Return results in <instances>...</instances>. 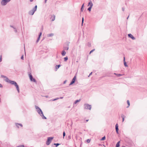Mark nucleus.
I'll return each mask as SVG.
<instances>
[{"label":"nucleus","instance_id":"obj_16","mask_svg":"<svg viewBox=\"0 0 147 147\" xmlns=\"http://www.w3.org/2000/svg\"><path fill=\"white\" fill-rule=\"evenodd\" d=\"M63 49L64 50H68L69 49V47L68 45L66 46H64L63 47Z\"/></svg>","mask_w":147,"mask_h":147},{"label":"nucleus","instance_id":"obj_20","mask_svg":"<svg viewBox=\"0 0 147 147\" xmlns=\"http://www.w3.org/2000/svg\"><path fill=\"white\" fill-rule=\"evenodd\" d=\"M5 78V81L9 83V81L10 80H9V78L7 77H6V78Z\"/></svg>","mask_w":147,"mask_h":147},{"label":"nucleus","instance_id":"obj_46","mask_svg":"<svg viewBox=\"0 0 147 147\" xmlns=\"http://www.w3.org/2000/svg\"><path fill=\"white\" fill-rule=\"evenodd\" d=\"M81 11H83V8H81Z\"/></svg>","mask_w":147,"mask_h":147},{"label":"nucleus","instance_id":"obj_32","mask_svg":"<svg viewBox=\"0 0 147 147\" xmlns=\"http://www.w3.org/2000/svg\"><path fill=\"white\" fill-rule=\"evenodd\" d=\"M123 75L122 74H116V76H118V77H120V76H122Z\"/></svg>","mask_w":147,"mask_h":147},{"label":"nucleus","instance_id":"obj_37","mask_svg":"<svg viewBox=\"0 0 147 147\" xmlns=\"http://www.w3.org/2000/svg\"><path fill=\"white\" fill-rule=\"evenodd\" d=\"M95 50V49H93L90 51L89 54H91L92 53L93 51H94Z\"/></svg>","mask_w":147,"mask_h":147},{"label":"nucleus","instance_id":"obj_56","mask_svg":"<svg viewBox=\"0 0 147 147\" xmlns=\"http://www.w3.org/2000/svg\"><path fill=\"white\" fill-rule=\"evenodd\" d=\"M116 74V73H114V74L115 75H116V74Z\"/></svg>","mask_w":147,"mask_h":147},{"label":"nucleus","instance_id":"obj_15","mask_svg":"<svg viewBox=\"0 0 147 147\" xmlns=\"http://www.w3.org/2000/svg\"><path fill=\"white\" fill-rule=\"evenodd\" d=\"M34 12L32 10L28 12V13L29 15H32L34 13Z\"/></svg>","mask_w":147,"mask_h":147},{"label":"nucleus","instance_id":"obj_52","mask_svg":"<svg viewBox=\"0 0 147 147\" xmlns=\"http://www.w3.org/2000/svg\"><path fill=\"white\" fill-rule=\"evenodd\" d=\"M47 0H45V3H46Z\"/></svg>","mask_w":147,"mask_h":147},{"label":"nucleus","instance_id":"obj_22","mask_svg":"<svg viewBox=\"0 0 147 147\" xmlns=\"http://www.w3.org/2000/svg\"><path fill=\"white\" fill-rule=\"evenodd\" d=\"M80 100H81V99H80L79 100H76L74 102V104H76L78 102H80Z\"/></svg>","mask_w":147,"mask_h":147},{"label":"nucleus","instance_id":"obj_57","mask_svg":"<svg viewBox=\"0 0 147 147\" xmlns=\"http://www.w3.org/2000/svg\"><path fill=\"white\" fill-rule=\"evenodd\" d=\"M45 97H47V98L48 97V96H45Z\"/></svg>","mask_w":147,"mask_h":147},{"label":"nucleus","instance_id":"obj_54","mask_svg":"<svg viewBox=\"0 0 147 147\" xmlns=\"http://www.w3.org/2000/svg\"><path fill=\"white\" fill-rule=\"evenodd\" d=\"M129 16L127 17V19H128V18H129Z\"/></svg>","mask_w":147,"mask_h":147},{"label":"nucleus","instance_id":"obj_2","mask_svg":"<svg viewBox=\"0 0 147 147\" xmlns=\"http://www.w3.org/2000/svg\"><path fill=\"white\" fill-rule=\"evenodd\" d=\"M84 109H86L90 110L91 109V106L88 104H85L84 105Z\"/></svg>","mask_w":147,"mask_h":147},{"label":"nucleus","instance_id":"obj_28","mask_svg":"<svg viewBox=\"0 0 147 147\" xmlns=\"http://www.w3.org/2000/svg\"><path fill=\"white\" fill-rule=\"evenodd\" d=\"M54 145H55L56 147H57L60 144L58 143H54Z\"/></svg>","mask_w":147,"mask_h":147},{"label":"nucleus","instance_id":"obj_39","mask_svg":"<svg viewBox=\"0 0 147 147\" xmlns=\"http://www.w3.org/2000/svg\"><path fill=\"white\" fill-rule=\"evenodd\" d=\"M21 59L22 60L24 59V55H23L21 57Z\"/></svg>","mask_w":147,"mask_h":147},{"label":"nucleus","instance_id":"obj_9","mask_svg":"<svg viewBox=\"0 0 147 147\" xmlns=\"http://www.w3.org/2000/svg\"><path fill=\"white\" fill-rule=\"evenodd\" d=\"M15 125L18 128H19V126H20L22 127H23L22 125V124L20 123H16Z\"/></svg>","mask_w":147,"mask_h":147},{"label":"nucleus","instance_id":"obj_21","mask_svg":"<svg viewBox=\"0 0 147 147\" xmlns=\"http://www.w3.org/2000/svg\"><path fill=\"white\" fill-rule=\"evenodd\" d=\"M120 142L119 141L116 144V147H119V143Z\"/></svg>","mask_w":147,"mask_h":147},{"label":"nucleus","instance_id":"obj_43","mask_svg":"<svg viewBox=\"0 0 147 147\" xmlns=\"http://www.w3.org/2000/svg\"><path fill=\"white\" fill-rule=\"evenodd\" d=\"M123 61H124V63L125 62H126L125 61V57H123Z\"/></svg>","mask_w":147,"mask_h":147},{"label":"nucleus","instance_id":"obj_42","mask_svg":"<svg viewBox=\"0 0 147 147\" xmlns=\"http://www.w3.org/2000/svg\"><path fill=\"white\" fill-rule=\"evenodd\" d=\"M66 81H67V80H65V81H64L63 82V84H65L66 83Z\"/></svg>","mask_w":147,"mask_h":147},{"label":"nucleus","instance_id":"obj_49","mask_svg":"<svg viewBox=\"0 0 147 147\" xmlns=\"http://www.w3.org/2000/svg\"><path fill=\"white\" fill-rule=\"evenodd\" d=\"M70 136H69L68 137V139H70Z\"/></svg>","mask_w":147,"mask_h":147},{"label":"nucleus","instance_id":"obj_7","mask_svg":"<svg viewBox=\"0 0 147 147\" xmlns=\"http://www.w3.org/2000/svg\"><path fill=\"white\" fill-rule=\"evenodd\" d=\"M9 83L11 84L12 85H13L14 86H15L17 84V83L15 81L11 80H9Z\"/></svg>","mask_w":147,"mask_h":147},{"label":"nucleus","instance_id":"obj_25","mask_svg":"<svg viewBox=\"0 0 147 147\" xmlns=\"http://www.w3.org/2000/svg\"><path fill=\"white\" fill-rule=\"evenodd\" d=\"M74 84V78L72 79L71 81L70 84H69V86H70Z\"/></svg>","mask_w":147,"mask_h":147},{"label":"nucleus","instance_id":"obj_58","mask_svg":"<svg viewBox=\"0 0 147 147\" xmlns=\"http://www.w3.org/2000/svg\"><path fill=\"white\" fill-rule=\"evenodd\" d=\"M122 147H125L124 146H122Z\"/></svg>","mask_w":147,"mask_h":147},{"label":"nucleus","instance_id":"obj_12","mask_svg":"<svg viewBox=\"0 0 147 147\" xmlns=\"http://www.w3.org/2000/svg\"><path fill=\"white\" fill-rule=\"evenodd\" d=\"M42 34V33L41 32H40V33L39 34L38 36V38L37 39L36 41V43H37L38 42V41L40 39V37L41 36Z\"/></svg>","mask_w":147,"mask_h":147},{"label":"nucleus","instance_id":"obj_14","mask_svg":"<svg viewBox=\"0 0 147 147\" xmlns=\"http://www.w3.org/2000/svg\"><path fill=\"white\" fill-rule=\"evenodd\" d=\"M10 27L12 28L13 29L14 31L16 33H17V30L16 28L14 26L10 25Z\"/></svg>","mask_w":147,"mask_h":147},{"label":"nucleus","instance_id":"obj_50","mask_svg":"<svg viewBox=\"0 0 147 147\" xmlns=\"http://www.w3.org/2000/svg\"><path fill=\"white\" fill-rule=\"evenodd\" d=\"M122 10L123 11H124V8L123 7L122 8Z\"/></svg>","mask_w":147,"mask_h":147},{"label":"nucleus","instance_id":"obj_27","mask_svg":"<svg viewBox=\"0 0 147 147\" xmlns=\"http://www.w3.org/2000/svg\"><path fill=\"white\" fill-rule=\"evenodd\" d=\"M68 59V57H65L64 58V61H66Z\"/></svg>","mask_w":147,"mask_h":147},{"label":"nucleus","instance_id":"obj_4","mask_svg":"<svg viewBox=\"0 0 147 147\" xmlns=\"http://www.w3.org/2000/svg\"><path fill=\"white\" fill-rule=\"evenodd\" d=\"M28 75L30 80L31 81L33 82H36V80L34 78H33L32 76L31 73H29L28 74Z\"/></svg>","mask_w":147,"mask_h":147},{"label":"nucleus","instance_id":"obj_34","mask_svg":"<svg viewBox=\"0 0 147 147\" xmlns=\"http://www.w3.org/2000/svg\"><path fill=\"white\" fill-rule=\"evenodd\" d=\"M124 63V65L125 66L127 67H128L127 65L126 64V62H125Z\"/></svg>","mask_w":147,"mask_h":147},{"label":"nucleus","instance_id":"obj_19","mask_svg":"<svg viewBox=\"0 0 147 147\" xmlns=\"http://www.w3.org/2000/svg\"><path fill=\"white\" fill-rule=\"evenodd\" d=\"M54 35V34L51 33V34H48L47 35V37H51V36H53Z\"/></svg>","mask_w":147,"mask_h":147},{"label":"nucleus","instance_id":"obj_33","mask_svg":"<svg viewBox=\"0 0 147 147\" xmlns=\"http://www.w3.org/2000/svg\"><path fill=\"white\" fill-rule=\"evenodd\" d=\"M105 139V136H104L101 139V140H104Z\"/></svg>","mask_w":147,"mask_h":147},{"label":"nucleus","instance_id":"obj_1","mask_svg":"<svg viewBox=\"0 0 147 147\" xmlns=\"http://www.w3.org/2000/svg\"><path fill=\"white\" fill-rule=\"evenodd\" d=\"M35 108L36 110L37 113L42 117V118L43 119H46L47 118L44 116L43 112L41 109L37 106H35Z\"/></svg>","mask_w":147,"mask_h":147},{"label":"nucleus","instance_id":"obj_23","mask_svg":"<svg viewBox=\"0 0 147 147\" xmlns=\"http://www.w3.org/2000/svg\"><path fill=\"white\" fill-rule=\"evenodd\" d=\"M61 66V65H56L55 67V68L56 69V70H57V69L59 68V67Z\"/></svg>","mask_w":147,"mask_h":147},{"label":"nucleus","instance_id":"obj_48","mask_svg":"<svg viewBox=\"0 0 147 147\" xmlns=\"http://www.w3.org/2000/svg\"><path fill=\"white\" fill-rule=\"evenodd\" d=\"M92 72H91L89 74V76H88V77H89L91 75H92Z\"/></svg>","mask_w":147,"mask_h":147},{"label":"nucleus","instance_id":"obj_51","mask_svg":"<svg viewBox=\"0 0 147 147\" xmlns=\"http://www.w3.org/2000/svg\"><path fill=\"white\" fill-rule=\"evenodd\" d=\"M63 98V97H61L59 98V99H62Z\"/></svg>","mask_w":147,"mask_h":147},{"label":"nucleus","instance_id":"obj_45","mask_svg":"<svg viewBox=\"0 0 147 147\" xmlns=\"http://www.w3.org/2000/svg\"><path fill=\"white\" fill-rule=\"evenodd\" d=\"M3 87V86L2 85L0 84V88H2Z\"/></svg>","mask_w":147,"mask_h":147},{"label":"nucleus","instance_id":"obj_3","mask_svg":"<svg viewBox=\"0 0 147 147\" xmlns=\"http://www.w3.org/2000/svg\"><path fill=\"white\" fill-rule=\"evenodd\" d=\"M10 1L11 0H2L1 2V4L2 5H5Z\"/></svg>","mask_w":147,"mask_h":147},{"label":"nucleus","instance_id":"obj_17","mask_svg":"<svg viewBox=\"0 0 147 147\" xmlns=\"http://www.w3.org/2000/svg\"><path fill=\"white\" fill-rule=\"evenodd\" d=\"M66 53L65 51L64 50H63V51H62L61 53V55L63 56H65L66 54Z\"/></svg>","mask_w":147,"mask_h":147},{"label":"nucleus","instance_id":"obj_26","mask_svg":"<svg viewBox=\"0 0 147 147\" xmlns=\"http://www.w3.org/2000/svg\"><path fill=\"white\" fill-rule=\"evenodd\" d=\"M127 103L128 106L127 107V108H128L130 105L129 101L128 100H127Z\"/></svg>","mask_w":147,"mask_h":147},{"label":"nucleus","instance_id":"obj_31","mask_svg":"<svg viewBox=\"0 0 147 147\" xmlns=\"http://www.w3.org/2000/svg\"><path fill=\"white\" fill-rule=\"evenodd\" d=\"M1 77L2 78H6V76H5L4 75H1Z\"/></svg>","mask_w":147,"mask_h":147},{"label":"nucleus","instance_id":"obj_53","mask_svg":"<svg viewBox=\"0 0 147 147\" xmlns=\"http://www.w3.org/2000/svg\"><path fill=\"white\" fill-rule=\"evenodd\" d=\"M30 0V2H32L33 1V0Z\"/></svg>","mask_w":147,"mask_h":147},{"label":"nucleus","instance_id":"obj_10","mask_svg":"<svg viewBox=\"0 0 147 147\" xmlns=\"http://www.w3.org/2000/svg\"><path fill=\"white\" fill-rule=\"evenodd\" d=\"M128 36L129 37L131 38L133 40L135 39V38L131 34H128Z\"/></svg>","mask_w":147,"mask_h":147},{"label":"nucleus","instance_id":"obj_38","mask_svg":"<svg viewBox=\"0 0 147 147\" xmlns=\"http://www.w3.org/2000/svg\"><path fill=\"white\" fill-rule=\"evenodd\" d=\"M2 60V55H1L0 57V62H1Z\"/></svg>","mask_w":147,"mask_h":147},{"label":"nucleus","instance_id":"obj_41","mask_svg":"<svg viewBox=\"0 0 147 147\" xmlns=\"http://www.w3.org/2000/svg\"><path fill=\"white\" fill-rule=\"evenodd\" d=\"M84 22V18L83 17L82 18V24Z\"/></svg>","mask_w":147,"mask_h":147},{"label":"nucleus","instance_id":"obj_30","mask_svg":"<svg viewBox=\"0 0 147 147\" xmlns=\"http://www.w3.org/2000/svg\"><path fill=\"white\" fill-rule=\"evenodd\" d=\"M59 99V98H56L54 99L51 100L52 101H55L56 100H57Z\"/></svg>","mask_w":147,"mask_h":147},{"label":"nucleus","instance_id":"obj_36","mask_svg":"<svg viewBox=\"0 0 147 147\" xmlns=\"http://www.w3.org/2000/svg\"><path fill=\"white\" fill-rule=\"evenodd\" d=\"M87 143H89L90 142V140L89 139H88L87 140Z\"/></svg>","mask_w":147,"mask_h":147},{"label":"nucleus","instance_id":"obj_18","mask_svg":"<svg viewBox=\"0 0 147 147\" xmlns=\"http://www.w3.org/2000/svg\"><path fill=\"white\" fill-rule=\"evenodd\" d=\"M37 6L36 5H35L34 7L32 9V10H33V11L35 12L37 10Z\"/></svg>","mask_w":147,"mask_h":147},{"label":"nucleus","instance_id":"obj_44","mask_svg":"<svg viewBox=\"0 0 147 147\" xmlns=\"http://www.w3.org/2000/svg\"><path fill=\"white\" fill-rule=\"evenodd\" d=\"M76 79V77L75 76H74V83L75 82V80Z\"/></svg>","mask_w":147,"mask_h":147},{"label":"nucleus","instance_id":"obj_55","mask_svg":"<svg viewBox=\"0 0 147 147\" xmlns=\"http://www.w3.org/2000/svg\"><path fill=\"white\" fill-rule=\"evenodd\" d=\"M89 120L88 119H87L86 120V122H87Z\"/></svg>","mask_w":147,"mask_h":147},{"label":"nucleus","instance_id":"obj_24","mask_svg":"<svg viewBox=\"0 0 147 147\" xmlns=\"http://www.w3.org/2000/svg\"><path fill=\"white\" fill-rule=\"evenodd\" d=\"M121 117L122 118V121L123 122L124 120V118H125V116L123 115L122 114L121 115Z\"/></svg>","mask_w":147,"mask_h":147},{"label":"nucleus","instance_id":"obj_29","mask_svg":"<svg viewBox=\"0 0 147 147\" xmlns=\"http://www.w3.org/2000/svg\"><path fill=\"white\" fill-rule=\"evenodd\" d=\"M16 147H25L24 146V145H19Z\"/></svg>","mask_w":147,"mask_h":147},{"label":"nucleus","instance_id":"obj_6","mask_svg":"<svg viewBox=\"0 0 147 147\" xmlns=\"http://www.w3.org/2000/svg\"><path fill=\"white\" fill-rule=\"evenodd\" d=\"M93 5V4L92 2L91 1H90L88 3V6H89V7L88 8V10L89 11H90Z\"/></svg>","mask_w":147,"mask_h":147},{"label":"nucleus","instance_id":"obj_11","mask_svg":"<svg viewBox=\"0 0 147 147\" xmlns=\"http://www.w3.org/2000/svg\"><path fill=\"white\" fill-rule=\"evenodd\" d=\"M115 129H116V133H117V134H118L119 129H118V125L117 123L115 125Z\"/></svg>","mask_w":147,"mask_h":147},{"label":"nucleus","instance_id":"obj_47","mask_svg":"<svg viewBox=\"0 0 147 147\" xmlns=\"http://www.w3.org/2000/svg\"><path fill=\"white\" fill-rule=\"evenodd\" d=\"M84 5V3L82 6L81 8H83Z\"/></svg>","mask_w":147,"mask_h":147},{"label":"nucleus","instance_id":"obj_8","mask_svg":"<svg viewBox=\"0 0 147 147\" xmlns=\"http://www.w3.org/2000/svg\"><path fill=\"white\" fill-rule=\"evenodd\" d=\"M55 16L54 15H53L51 16V17L50 19H51L52 21H53L55 20Z\"/></svg>","mask_w":147,"mask_h":147},{"label":"nucleus","instance_id":"obj_40","mask_svg":"<svg viewBox=\"0 0 147 147\" xmlns=\"http://www.w3.org/2000/svg\"><path fill=\"white\" fill-rule=\"evenodd\" d=\"M88 46L89 47H90L91 46V44L90 43H88Z\"/></svg>","mask_w":147,"mask_h":147},{"label":"nucleus","instance_id":"obj_35","mask_svg":"<svg viewBox=\"0 0 147 147\" xmlns=\"http://www.w3.org/2000/svg\"><path fill=\"white\" fill-rule=\"evenodd\" d=\"M63 138H64V136H65V131H64L63 133Z\"/></svg>","mask_w":147,"mask_h":147},{"label":"nucleus","instance_id":"obj_13","mask_svg":"<svg viewBox=\"0 0 147 147\" xmlns=\"http://www.w3.org/2000/svg\"><path fill=\"white\" fill-rule=\"evenodd\" d=\"M17 90L18 93H19L20 92V90L19 88V87L18 85L17 84L15 86Z\"/></svg>","mask_w":147,"mask_h":147},{"label":"nucleus","instance_id":"obj_5","mask_svg":"<svg viewBox=\"0 0 147 147\" xmlns=\"http://www.w3.org/2000/svg\"><path fill=\"white\" fill-rule=\"evenodd\" d=\"M53 139V137H48L47 140L46 142V144L47 145H49L50 144L52 140Z\"/></svg>","mask_w":147,"mask_h":147}]
</instances>
